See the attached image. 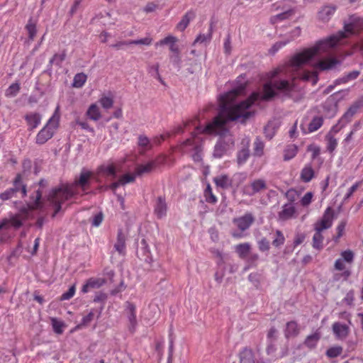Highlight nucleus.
<instances>
[{
  "mask_svg": "<svg viewBox=\"0 0 363 363\" xmlns=\"http://www.w3.org/2000/svg\"><path fill=\"white\" fill-rule=\"evenodd\" d=\"M363 29V18L353 17L352 22L345 26L344 31L318 42L314 46L296 54L283 69L275 70L262 80V91H290L296 85L297 79L315 84L318 81L317 70L333 68L339 61L333 57L319 60L314 65L315 71L303 70L305 65L315 57L328 54L335 46L342 43V40L356 34Z\"/></svg>",
  "mask_w": 363,
  "mask_h": 363,
  "instance_id": "1",
  "label": "nucleus"
},
{
  "mask_svg": "<svg viewBox=\"0 0 363 363\" xmlns=\"http://www.w3.org/2000/svg\"><path fill=\"white\" fill-rule=\"evenodd\" d=\"M240 93L224 92L220 95L218 115L209 121L201 132L205 135H225L228 131V122L238 121L242 123H245L255 114L251 106L258 98L269 101L276 96L277 92H252V95L248 99L239 101L238 98Z\"/></svg>",
  "mask_w": 363,
  "mask_h": 363,
  "instance_id": "2",
  "label": "nucleus"
},
{
  "mask_svg": "<svg viewBox=\"0 0 363 363\" xmlns=\"http://www.w3.org/2000/svg\"><path fill=\"white\" fill-rule=\"evenodd\" d=\"M92 176V172L82 169L79 177L76 178L74 182L62 184L59 186L51 189L47 196V201L49 206L54 211L52 217H55L60 211L62 205L66 201L78 194V188H81L83 191L89 188L90 179Z\"/></svg>",
  "mask_w": 363,
  "mask_h": 363,
  "instance_id": "3",
  "label": "nucleus"
},
{
  "mask_svg": "<svg viewBox=\"0 0 363 363\" xmlns=\"http://www.w3.org/2000/svg\"><path fill=\"white\" fill-rule=\"evenodd\" d=\"M198 123L199 118L194 117L184 122L182 125H178L174 130V134H179L191 126L194 127L195 130L191 133L189 138L181 144L180 148L185 153H191V157L195 162H200L202 160V140L199 135L204 134L201 132L204 127L199 125Z\"/></svg>",
  "mask_w": 363,
  "mask_h": 363,
  "instance_id": "4",
  "label": "nucleus"
},
{
  "mask_svg": "<svg viewBox=\"0 0 363 363\" xmlns=\"http://www.w3.org/2000/svg\"><path fill=\"white\" fill-rule=\"evenodd\" d=\"M42 192L40 190L35 191L30 196V202L28 207H23L19 213L12 215L9 218H4L7 221V226L11 225L14 228H19L23 225V221L28 218L29 211L40 208L42 207Z\"/></svg>",
  "mask_w": 363,
  "mask_h": 363,
  "instance_id": "5",
  "label": "nucleus"
},
{
  "mask_svg": "<svg viewBox=\"0 0 363 363\" xmlns=\"http://www.w3.org/2000/svg\"><path fill=\"white\" fill-rule=\"evenodd\" d=\"M60 118V106L57 105L45 126L37 134L35 138L36 143L43 145L53 136L55 131L59 126Z\"/></svg>",
  "mask_w": 363,
  "mask_h": 363,
  "instance_id": "6",
  "label": "nucleus"
},
{
  "mask_svg": "<svg viewBox=\"0 0 363 363\" xmlns=\"http://www.w3.org/2000/svg\"><path fill=\"white\" fill-rule=\"evenodd\" d=\"M363 106V96L361 99L355 101L348 110L343 114V116L339 119L337 123L334 125L330 130L328 131L327 135L336 137V135L349 123L354 114L357 112L358 109Z\"/></svg>",
  "mask_w": 363,
  "mask_h": 363,
  "instance_id": "7",
  "label": "nucleus"
},
{
  "mask_svg": "<svg viewBox=\"0 0 363 363\" xmlns=\"http://www.w3.org/2000/svg\"><path fill=\"white\" fill-rule=\"evenodd\" d=\"M341 258L337 259L334 264V268L337 271H342L341 274H336L334 277L335 280H339V277H343L345 281H347L351 275V271L350 269H345V262L352 264L354 261V254L350 250H345L340 254Z\"/></svg>",
  "mask_w": 363,
  "mask_h": 363,
  "instance_id": "8",
  "label": "nucleus"
},
{
  "mask_svg": "<svg viewBox=\"0 0 363 363\" xmlns=\"http://www.w3.org/2000/svg\"><path fill=\"white\" fill-rule=\"evenodd\" d=\"M20 190L22 193V197H25L27 194L26 186L22 184V177L20 174H18L13 180V187L9 188L1 193L0 199L2 201L9 200Z\"/></svg>",
  "mask_w": 363,
  "mask_h": 363,
  "instance_id": "9",
  "label": "nucleus"
},
{
  "mask_svg": "<svg viewBox=\"0 0 363 363\" xmlns=\"http://www.w3.org/2000/svg\"><path fill=\"white\" fill-rule=\"evenodd\" d=\"M266 181L262 179H257L242 187L244 195L252 196L256 194L264 191L267 189Z\"/></svg>",
  "mask_w": 363,
  "mask_h": 363,
  "instance_id": "10",
  "label": "nucleus"
},
{
  "mask_svg": "<svg viewBox=\"0 0 363 363\" xmlns=\"http://www.w3.org/2000/svg\"><path fill=\"white\" fill-rule=\"evenodd\" d=\"M333 210L328 207L321 219L315 223V230L323 231L330 228L333 225Z\"/></svg>",
  "mask_w": 363,
  "mask_h": 363,
  "instance_id": "11",
  "label": "nucleus"
},
{
  "mask_svg": "<svg viewBox=\"0 0 363 363\" xmlns=\"http://www.w3.org/2000/svg\"><path fill=\"white\" fill-rule=\"evenodd\" d=\"M254 222L255 216L252 213L248 212L233 220V224L242 232L250 228Z\"/></svg>",
  "mask_w": 363,
  "mask_h": 363,
  "instance_id": "12",
  "label": "nucleus"
},
{
  "mask_svg": "<svg viewBox=\"0 0 363 363\" xmlns=\"http://www.w3.org/2000/svg\"><path fill=\"white\" fill-rule=\"evenodd\" d=\"M296 217V209L291 203L283 205L281 210L278 213V220L280 221H286Z\"/></svg>",
  "mask_w": 363,
  "mask_h": 363,
  "instance_id": "13",
  "label": "nucleus"
},
{
  "mask_svg": "<svg viewBox=\"0 0 363 363\" xmlns=\"http://www.w3.org/2000/svg\"><path fill=\"white\" fill-rule=\"evenodd\" d=\"M239 363H255V354L253 350L248 347L242 348L238 353Z\"/></svg>",
  "mask_w": 363,
  "mask_h": 363,
  "instance_id": "14",
  "label": "nucleus"
},
{
  "mask_svg": "<svg viewBox=\"0 0 363 363\" xmlns=\"http://www.w3.org/2000/svg\"><path fill=\"white\" fill-rule=\"evenodd\" d=\"M332 329L336 338L339 340L345 339L350 333L349 326L340 322H335L332 325Z\"/></svg>",
  "mask_w": 363,
  "mask_h": 363,
  "instance_id": "15",
  "label": "nucleus"
},
{
  "mask_svg": "<svg viewBox=\"0 0 363 363\" xmlns=\"http://www.w3.org/2000/svg\"><path fill=\"white\" fill-rule=\"evenodd\" d=\"M126 313L130 323L129 329L133 333L137 325L136 319V306L134 303L130 302H126Z\"/></svg>",
  "mask_w": 363,
  "mask_h": 363,
  "instance_id": "16",
  "label": "nucleus"
},
{
  "mask_svg": "<svg viewBox=\"0 0 363 363\" xmlns=\"http://www.w3.org/2000/svg\"><path fill=\"white\" fill-rule=\"evenodd\" d=\"M106 279L104 278L91 277L89 279L82 288V292L86 294L90 289H99L106 283Z\"/></svg>",
  "mask_w": 363,
  "mask_h": 363,
  "instance_id": "17",
  "label": "nucleus"
},
{
  "mask_svg": "<svg viewBox=\"0 0 363 363\" xmlns=\"http://www.w3.org/2000/svg\"><path fill=\"white\" fill-rule=\"evenodd\" d=\"M126 237L123 232L122 229H119L117 233L116 242L114 244V249L118 253L122 256L126 254Z\"/></svg>",
  "mask_w": 363,
  "mask_h": 363,
  "instance_id": "18",
  "label": "nucleus"
},
{
  "mask_svg": "<svg viewBox=\"0 0 363 363\" xmlns=\"http://www.w3.org/2000/svg\"><path fill=\"white\" fill-rule=\"evenodd\" d=\"M167 211L165 199L161 196L158 197L155 205L154 213L157 218L161 219L166 216Z\"/></svg>",
  "mask_w": 363,
  "mask_h": 363,
  "instance_id": "19",
  "label": "nucleus"
},
{
  "mask_svg": "<svg viewBox=\"0 0 363 363\" xmlns=\"http://www.w3.org/2000/svg\"><path fill=\"white\" fill-rule=\"evenodd\" d=\"M300 333V327L296 321L291 320L286 324L284 335L286 338L295 337Z\"/></svg>",
  "mask_w": 363,
  "mask_h": 363,
  "instance_id": "20",
  "label": "nucleus"
},
{
  "mask_svg": "<svg viewBox=\"0 0 363 363\" xmlns=\"http://www.w3.org/2000/svg\"><path fill=\"white\" fill-rule=\"evenodd\" d=\"M335 11V7L333 6H324L318 13V18L323 22L328 21Z\"/></svg>",
  "mask_w": 363,
  "mask_h": 363,
  "instance_id": "21",
  "label": "nucleus"
},
{
  "mask_svg": "<svg viewBox=\"0 0 363 363\" xmlns=\"http://www.w3.org/2000/svg\"><path fill=\"white\" fill-rule=\"evenodd\" d=\"M280 126V123L277 121H272L268 122L264 129L265 137L268 139H272L277 132Z\"/></svg>",
  "mask_w": 363,
  "mask_h": 363,
  "instance_id": "22",
  "label": "nucleus"
},
{
  "mask_svg": "<svg viewBox=\"0 0 363 363\" xmlns=\"http://www.w3.org/2000/svg\"><path fill=\"white\" fill-rule=\"evenodd\" d=\"M298 152V147L295 144H289L285 146L283 150L284 161H289L294 159Z\"/></svg>",
  "mask_w": 363,
  "mask_h": 363,
  "instance_id": "23",
  "label": "nucleus"
},
{
  "mask_svg": "<svg viewBox=\"0 0 363 363\" xmlns=\"http://www.w3.org/2000/svg\"><path fill=\"white\" fill-rule=\"evenodd\" d=\"M315 177V172L311 164H306L301 171L300 179L302 182L308 183Z\"/></svg>",
  "mask_w": 363,
  "mask_h": 363,
  "instance_id": "24",
  "label": "nucleus"
},
{
  "mask_svg": "<svg viewBox=\"0 0 363 363\" xmlns=\"http://www.w3.org/2000/svg\"><path fill=\"white\" fill-rule=\"evenodd\" d=\"M138 145L139 147V153L140 155H144L147 151L151 150L152 147V144L150 139L144 135H139Z\"/></svg>",
  "mask_w": 363,
  "mask_h": 363,
  "instance_id": "25",
  "label": "nucleus"
},
{
  "mask_svg": "<svg viewBox=\"0 0 363 363\" xmlns=\"http://www.w3.org/2000/svg\"><path fill=\"white\" fill-rule=\"evenodd\" d=\"M157 165L155 160L148 162L145 164H139L135 167V174L137 176H141L143 174L150 173Z\"/></svg>",
  "mask_w": 363,
  "mask_h": 363,
  "instance_id": "26",
  "label": "nucleus"
},
{
  "mask_svg": "<svg viewBox=\"0 0 363 363\" xmlns=\"http://www.w3.org/2000/svg\"><path fill=\"white\" fill-rule=\"evenodd\" d=\"M97 173L98 174L101 176H111L113 177H115L116 175V166L113 163L107 165H101L97 169Z\"/></svg>",
  "mask_w": 363,
  "mask_h": 363,
  "instance_id": "27",
  "label": "nucleus"
},
{
  "mask_svg": "<svg viewBox=\"0 0 363 363\" xmlns=\"http://www.w3.org/2000/svg\"><path fill=\"white\" fill-rule=\"evenodd\" d=\"M25 119L28 126L33 129L38 127L40 123L41 116L37 113H30L25 116Z\"/></svg>",
  "mask_w": 363,
  "mask_h": 363,
  "instance_id": "28",
  "label": "nucleus"
},
{
  "mask_svg": "<svg viewBox=\"0 0 363 363\" xmlns=\"http://www.w3.org/2000/svg\"><path fill=\"white\" fill-rule=\"evenodd\" d=\"M86 116L90 120L94 121H97L101 118V111L96 104H93L89 107Z\"/></svg>",
  "mask_w": 363,
  "mask_h": 363,
  "instance_id": "29",
  "label": "nucleus"
},
{
  "mask_svg": "<svg viewBox=\"0 0 363 363\" xmlns=\"http://www.w3.org/2000/svg\"><path fill=\"white\" fill-rule=\"evenodd\" d=\"M213 182L217 186L227 189L231 186V180L226 174H221L213 178Z\"/></svg>",
  "mask_w": 363,
  "mask_h": 363,
  "instance_id": "30",
  "label": "nucleus"
},
{
  "mask_svg": "<svg viewBox=\"0 0 363 363\" xmlns=\"http://www.w3.org/2000/svg\"><path fill=\"white\" fill-rule=\"evenodd\" d=\"M195 17L193 11L187 12L177 25V29L183 31L188 26L189 22Z\"/></svg>",
  "mask_w": 363,
  "mask_h": 363,
  "instance_id": "31",
  "label": "nucleus"
},
{
  "mask_svg": "<svg viewBox=\"0 0 363 363\" xmlns=\"http://www.w3.org/2000/svg\"><path fill=\"white\" fill-rule=\"evenodd\" d=\"M251 245L248 242L238 244L235 246V252L241 259H245L250 253Z\"/></svg>",
  "mask_w": 363,
  "mask_h": 363,
  "instance_id": "32",
  "label": "nucleus"
},
{
  "mask_svg": "<svg viewBox=\"0 0 363 363\" xmlns=\"http://www.w3.org/2000/svg\"><path fill=\"white\" fill-rule=\"evenodd\" d=\"M324 119L322 116H315L309 123L308 130L309 133L318 130L323 124Z\"/></svg>",
  "mask_w": 363,
  "mask_h": 363,
  "instance_id": "33",
  "label": "nucleus"
},
{
  "mask_svg": "<svg viewBox=\"0 0 363 363\" xmlns=\"http://www.w3.org/2000/svg\"><path fill=\"white\" fill-rule=\"evenodd\" d=\"M325 140L326 142V150L330 154H333L337 147V139L336 137L326 134L325 136Z\"/></svg>",
  "mask_w": 363,
  "mask_h": 363,
  "instance_id": "34",
  "label": "nucleus"
},
{
  "mask_svg": "<svg viewBox=\"0 0 363 363\" xmlns=\"http://www.w3.org/2000/svg\"><path fill=\"white\" fill-rule=\"evenodd\" d=\"M320 338V334L316 332L312 335H308L305 339L303 344L306 347L310 349L315 348Z\"/></svg>",
  "mask_w": 363,
  "mask_h": 363,
  "instance_id": "35",
  "label": "nucleus"
},
{
  "mask_svg": "<svg viewBox=\"0 0 363 363\" xmlns=\"http://www.w3.org/2000/svg\"><path fill=\"white\" fill-rule=\"evenodd\" d=\"M301 34V29L298 27L295 28L292 32H291V36L286 41H279L276 43L274 46L273 49L274 50V52L286 45L289 41L292 40L294 38L299 36Z\"/></svg>",
  "mask_w": 363,
  "mask_h": 363,
  "instance_id": "36",
  "label": "nucleus"
},
{
  "mask_svg": "<svg viewBox=\"0 0 363 363\" xmlns=\"http://www.w3.org/2000/svg\"><path fill=\"white\" fill-rule=\"evenodd\" d=\"M203 196L205 198V201L208 203L215 204L218 201V199L216 196L213 193V190L210 184L206 185V187L203 191Z\"/></svg>",
  "mask_w": 363,
  "mask_h": 363,
  "instance_id": "37",
  "label": "nucleus"
},
{
  "mask_svg": "<svg viewBox=\"0 0 363 363\" xmlns=\"http://www.w3.org/2000/svg\"><path fill=\"white\" fill-rule=\"evenodd\" d=\"M234 84V86L230 91H243L246 88L247 80L245 75H240Z\"/></svg>",
  "mask_w": 363,
  "mask_h": 363,
  "instance_id": "38",
  "label": "nucleus"
},
{
  "mask_svg": "<svg viewBox=\"0 0 363 363\" xmlns=\"http://www.w3.org/2000/svg\"><path fill=\"white\" fill-rule=\"evenodd\" d=\"M26 30L28 33V40H33L37 33L36 22L33 20H29L26 26Z\"/></svg>",
  "mask_w": 363,
  "mask_h": 363,
  "instance_id": "39",
  "label": "nucleus"
},
{
  "mask_svg": "<svg viewBox=\"0 0 363 363\" xmlns=\"http://www.w3.org/2000/svg\"><path fill=\"white\" fill-rule=\"evenodd\" d=\"M323 239L322 231L315 230L313 237V247L317 250H321L323 247Z\"/></svg>",
  "mask_w": 363,
  "mask_h": 363,
  "instance_id": "40",
  "label": "nucleus"
},
{
  "mask_svg": "<svg viewBox=\"0 0 363 363\" xmlns=\"http://www.w3.org/2000/svg\"><path fill=\"white\" fill-rule=\"evenodd\" d=\"M294 14V11L291 9H288L281 13L272 16L270 19L272 23H276L280 21H283L289 18Z\"/></svg>",
  "mask_w": 363,
  "mask_h": 363,
  "instance_id": "41",
  "label": "nucleus"
},
{
  "mask_svg": "<svg viewBox=\"0 0 363 363\" xmlns=\"http://www.w3.org/2000/svg\"><path fill=\"white\" fill-rule=\"evenodd\" d=\"M87 79V76L84 73L77 74L73 80V86L76 89L82 88Z\"/></svg>",
  "mask_w": 363,
  "mask_h": 363,
  "instance_id": "42",
  "label": "nucleus"
},
{
  "mask_svg": "<svg viewBox=\"0 0 363 363\" xmlns=\"http://www.w3.org/2000/svg\"><path fill=\"white\" fill-rule=\"evenodd\" d=\"M264 142L259 138H257L254 142V155L258 157L262 156L264 154Z\"/></svg>",
  "mask_w": 363,
  "mask_h": 363,
  "instance_id": "43",
  "label": "nucleus"
},
{
  "mask_svg": "<svg viewBox=\"0 0 363 363\" xmlns=\"http://www.w3.org/2000/svg\"><path fill=\"white\" fill-rule=\"evenodd\" d=\"M284 242L285 237L283 233L279 230H277L274 233V238L272 240V245L275 247H279L284 244Z\"/></svg>",
  "mask_w": 363,
  "mask_h": 363,
  "instance_id": "44",
  "label": "nucleus"
},
{
  "mask_svg": "<svg viewBox=\"0 0 363 363\" xmlns=\"http://www.w3.org/2000/svg\"><path fill=\"white\" fill-rule=\"evenodd\" d=\"M99 103L104 108L109 109L113 106V97L111 95H103L99 99Z\"/></svg>",
  "mask_w": 363,
  "mask_h": 363,
  "instance_id": "45",
  "label": "nucleus"
},
{
  "mask_svg": "<svg viewBox=\"0 0 363 363\" xmlns=\"http://www.w3.org/2000/svg\"><path fill=\"white\" fill-rule=\"evenodd\" d=\"M94 318V310H91L86 315L82 318V322L76 326L75 329H81L83 327L86 326L93 320Z\"/></svg>",
  "mask_w": 363,
  "mask_h": 363,
  "instance_id": "46",
  "label": "nucleus"
},
{
  "mask_svg": "<svg viewBox=\"0 0 363 363\" xmlns=\"http://www.w3.org/2000/svg\"><path fill=\"white\" fill-rule=\"evenodd\" d=\"M337 106V101H336V96L335 94H333L330 96V98L328 99V100L325 101L323 107L324 108H328L329 110H331L332 111H336Z\"/></svg>",
  "mask_w": 363,
  "mask_h": 363,
  "instance_id": "47",
  "label": "nucleus"
},
{
  "mask_svg": "<svg viewBox=\"0 0 363 363\" xmlns=\"http://www.w3.org/2000/svg\"><path fill=\"white\" fill-rule=\"evenodd\" d=\"M342 350L343 349L341 346L331 347L326 351V355L330 358H335L340 356Z\"/></svg>",
  "mask_w": 363,
  "mask_h": 363,
  "instance_id": "48",
  "label": "nucleus"
},
{
  "mask_svg": "<svg viewBox=\"0 0 363 363\" xmlns=\"http://www.w3.org/2000/svg\"><path fill=\"white\" fill-rule=\"evenodd\" d=\"M250 156V151L247 148H243L238 153L237 160L239 164L245 163Z\"/></svg>",
  "mask_w": 363,
  "mask_h": 363,
  "instance_id": "49",
  "label": "nucleus"
},
{
  "mask_svg": "<svg viewBox=\"0 0 363 363\" xmlns=\"http://www.w3.org/2000/svg\"><path fill=\"white\" fill-rule=\"evenodd\" d=\"M136 176L137 175H135V173L134 174H129V173L125 174L119 178L120 182H121V185H124V184H126L128 183H132L135 181Z\"/></svg>",
  "mask_w": 363,
  "mask_h": 363,
  "instance_id": "50",
  "label": "nucleus"
},
{
  "mask_svg": "<svg viewBox=\"0 0 363 363\" xmlns=\"http://www.w3.org/2000/svg\"><path fill=\"white\" fill-rule=\"evenodd\" d=\"M307 151L311 153L312 160H315L320 155V148L315 144H311L307 147Z\"/></svg>",
  "mask_w": 363,
  "mask_h": 363,
  "instance_id": "51",
  "label": "nucleus"
},
{
  "mask_svg": "<svg viewBox=\"0 0 363 363\" xmlns=\"http://www.w3.org/2000/svg\"><path fill=\"white\" fill-rule=\"evenodd\" d=\"M313 197V194L311 191L307 192L301 199V205L303 207H306L310 205Z\"/></svg>",
  "mask_w": 363,
  "mask_h": 363,
  "instance_id": "52",
  "label": "nucleus"
},
{
  "mask_svg": "<svg viewBox=\"0 0 363 363\" xmlns=\"http://www.w3.org/2000/svg\"><path fill=\"white\" fill-rule=\"evenodd\" d=\"M52 325L54 331L57 334H62L63 330L62 328L64 326V324L62 322L57 320L56 318L52 319Z\"/></svg>",
  "mask_w": 363,
  "mask_h": 363,
  "instance_id": "53",
  "label": "nucleus"
},
{
  "mask_svg": "<svg viewBox=\"0 0 363 363\" xmlns=\"http://www.w3.org/2000/svg\"><path fill=\"white\" fill-rule=\"evenodd\" d=\"M104 220V214L102 212H99L94 215L91 220V225L94 227H99Z\"/></svg>",
  "mask_w": 363,
  "mask_h": 363,
  "instance_id": "54",
  "label": "nucleus"
},
{
  "mask_svg": "<svg viewBox=\"0 0 363 363\" xmlns=\"http://www.w3.org/2000/svg\"><path fill=\"white\" fill-rule=\"evenodd\" d=\"M152 38L150 37H146L143 39L135 40H130V44L133 45H150L152 43Z\"/></svg>",
  "mask_w": 363,
  "mask_h": 363,
  "instance_id": "55",
  "label": "nucleus"
},
{
  "mask_svg": "<svg viewBox=\"0 0 363 363\" xmlns=\"http://www.w3.org/2000/svg\"><path fill=\"white\" fill-rule=\"evenodd\" d=\"M177 41V39L172 36V35H169L166 38H164V39L161 40L160 42H158L157 43V45H170L171 44H172L173 43H176Z\"/></svg>",
  "mask_w": 363,
  "mask_h": 363,
  "instance_id": "56",
  "label": "nucleus"
},
{
  "mask_svg": "<svg viewBox=\"0 0 363 363\" xmlns=\"http://www.w3.org/2000/svg\"><path fill=\"white\" fill-rule=\"evenodd\" d=\"M258 247L262 252L267 251L269 250V242L265 238H263L258 242Z\"/></svg>",
  "mask_w": 363,
  "mask_h": 363,
  "instance_id": "57",
  "label": "nucleus"
},
{
  "mask_svg": "<svg viewBox=\"0 0 363 363\" xmlns=\"http://www.w3.org/2000/svg\"><path fill=\"white\" fill-rule=\"evenodd\" d=\"M75 294V286H72L67 292L62 294L61 296L62 300H69L74 296Z\"/></svg>",
  "mask_w": 363,
  "mask_h": 363,
  "instance_id": "58",
  "label": "nucleus"
},
{
  "mask_svg": "<svg viewBox=\"0 0 363 363\" xmlns=\"http://www.w3.org/2000/svg\"><path fill=\"white\" fill-rule=\"evenodd\" d=\"M346 226V223L344 221L340 222L337 226V236L335 238V240L337 241L340 238H341L343 235V232L345 230Z\"/></svg>",
  "mask_w": 363,
  "mask_h": 363,
  "instance_id": "59",
  "label": "nucleus"
},
{
  "mask_svg": "<svg viewBox=\"0 0 363 363\" xmlns=\"http://www.w3.org/2000/svg\"><path fill=\"white\" fill-rule=\"evenodd\" d=\"M108 296L105 293L103 292H98L96 294L94 298V302L95 303H104Z\"/></svg>",
  "mask_w": 363,
  "mask_h": 363,
  "instance_id": "60",
  "label": "nucleus"
},
{
  "mask_svg": "<svg viewBox=\"0 0 363 363\" xmlns=\"http://www.w3.org/2000/svg\"><path fill=\"white\" fill-rule=\"evenodd\" d=\"M296 193V191H295L294 189H289L287 191V192L286 193V197L290 201L289 203H292V202L296 201L297 196Z\"/></svg>",
  "mask_w": 363,
  "mask_h": 363,
  "instance_id": "61",
  "label": "nucleus"
},
{
  "mask_svg": "<svg viewBox=\"0 0 363 363\" xmlns=\"http://www.w3.org/2000/svg\"><path fill=\"white\" fill-rule=\"evenodd\" d=\"M361 182H356L354 184H353L348 190V192L346 194L345 196V200L348 199L353 194L354 192L358 189V187L360 186Z\"/></svg>",
  "mask_w": 363,
  "mask_h": 363,
  "instance_id": "62",
  "label": "nucleus"
},
{
  "mask_svg": "<svg viewBox=\"0 0 363 363\" xmlns=\"http://www.w3.org/2000/svg\"><path fill=\"white\" fill-rule=\"evenodd\" d=\"M158 7V5L154 2H150L146 4V6L144 7V11L146 13L153 12L155 11Z\"/></svg>",
  "mask_w": 363,
  "mask_h": 363,
  "instance_id": "63",
  "label": "nucleus"
},
{
  "mask_svg": "<svg viewBox=\"0 0 363 363\" xmlns=\"http://www.w3.org/2000/svg\"><path fill=\"white\" fill-rule=\"evenodd\" d=\"M169 136V134L160 135L159 137H155L152 140V143L155 145H160L162 141L166 140Z\"/></svg>",
  "mask_w": 363,
  "mask_h": 363,
  "instance_id": "64",
  "label": "nucleus"
}]
</instances>
